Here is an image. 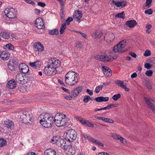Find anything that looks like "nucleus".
Listing matches in <instances>:
<instances>
[{"instance_id":"nucleus-1","label":"nucleus","mask_w":155,"mask_h":155,"mask_svg":"<svg viewBox=\"0 0 155 155\" xmlns=\"http://www.w3.org/2000/svg\"><path fill=\"white\" fill-rule=\"evenodd\" d=\"M41 120L40 122L41 124L45 128H50L52 127L53 123V117L48 114L46 113L40 115Z\"/></svg>"},{"instance_id":"nucleus-2","label":"nucleus","mask_w":155,"mask_h":155,"mask_svg":"<svg viewBox=\"0 0 155 155\" xmlns=\"http://www.w3.org/2000/svg\"><path fill=\"white\" fill-rule=\"evenodd\" d=\"M77 74L76 72L73 71L68 72L65 76V83L71 86L75 85L78 82Z\"/></svg>"},{"instance_id":"nucleus-3","label":"nucleus","mask_w":155,"mask_h":155,"mask_svg":"<svg viewBox=\"0 0 155 155\" xmlns=\"http://www.w3.org/2000/svg\"><path fill=\"white\" fill-rule=\"evenodd\" d=\"M66 116L65 114H57L54 117L53 121L55 124L58 127H62L66 124L67 122Z\"/></svg>"},{"instance_id":"nucleus-4","label":"nucleus","mask_w":155,"mask_h":155,"mask_svg":"<svg viewBox=\"0 0 155 155\" xmlns=\"http://www.w3.org/2000/svg\"><path fill=\"white\" fill-rule=\"evenodd\" d=\"M127 43L125 40L120 41L118 44L114 46L113 49V51L115 52H119L121 53L127 51L128 49L127 48H125Z\"/></svg>"},{"instance_id":"nucleus-5","label":"nucleus","mask_w":155,"mask_h":155,"mask_svg":"<svg viewBox=\"0 0 155 155\" xmlns=\"http://www.w3.org/2000/svg\"><path fill=\"white\" fill-rule=\"evenodd\" d=\"M77 136V133L75 130L71 129L68 131L65 139L68 141L71 142L76 139Z\"/></svg>"},{"instance_id":"nucleus-6","label":"nucleus","mask_w":155,"mask_h":155,"mask_svg":"<svg viewBox=\"0 0 155 155\" xmlns=\"http://www.w3.org/2000/svg\"><path fill=\"white\" fill-rule=\"evenodd\" d=\"M5 15L10 18H14L16 17L17 12L14 8H6L4 11Z\"/></svg>"},{"instance_id":"nucleus-7","label":"nucleus","mask_w":155,"mask_h":155,"mask_svg":"<svg viewBox=\"0 0 155 155\" xmlns=\"http://www.w3.org/2000/svg\"><path fill=\"white\" fill-rule=\"evenodd\" d=\"M96 58L97 60L104 62L111 61L117 58L116 57H113L110 55H97Z\"/></svg>"},{"instance_id":"nucleus-8","label":"nucleus","mask_w":155,"mask_h":155,"mask_svg":"<svg viewBox=\"0 0 155 155\" xmlns=\"http://www.w3.org/2000/svg\"><path fill=\"white\" fill-rule=\"evenodd\" d=\"M144 100L148 107L155 114V102L151 98L144 97Z\"/></svg>"},{"instance_id":"nucleus-9","label":"nucleus","mask_w":155,"mask_h":155,"mask_svg":"<svg viewBox=\"0 0 155 155\" xmlns=\"http://www.w3.org/2000/svg\"><path fill=\"white\" fill-rule=\"evenodd\" d=\"M48 65L52 67L53 68L56 69V68L59 67L61 65L60 61L56 58H51L48 60Z\"/></svg>"},{"instance_id":"nucleus-10","label":"nucleus","mask_w":155,"mask_h":155,"mask_svg":"<svg viewBox=\"0 0 155 155\" xmlns=\"http://www.w3.org/2000/svg\"><path fill=\"white\" fill-rule=\"evenodd\" d=\"M44 72L46 75L52 76L55 74L57 72L56 69L48 65L45 67L44 69Z\"/></svg>"},{"instance_id":"nucleus-11","label":"nucleus","mask_w":155,"mask_h":155,"mask_svg":"<svg viewBox=\"0 0 155 155\" xmlns=\"http://www.w3.org/2000/svg\"><path fill=\"white\" fill-rule=\"evenodd\" d=\"M32 115L29 113L25 112L21 116V118L23 122L25 124L28 123L32 119Z\"/></svg>"},{"instance_id":"nucleus-12","label":"nucleus","mask_w":155,"mask_h":155,"mask_svg":"<svg viewBox=\"0 0 155 155\" xmlns=\"http://www.w3.org/2000/svg\"><path fill=\"white\" fill-rule=\"evenodd\" d=\"M35 25L39 29H44L45 27L44 21L40 17L38 18L36 20Z\"/></svg>"},{"instance_id":"nucleus-13","label":"nucleus","mask_w":155,"mask_h":155,"mask_svg":"<svg viewBox=\"0 0 155 155\" xmlns=\"http://www.w3.org/2000/svg\"><path fill=\"white\" fill-rule=\"evenodd\" d=\"M64 140L58 136L53 137L51 139V142L53 144H56L58 147L61 143H63Z\"/></svg>"},{"instance_id":"nucleus-14","label":"nucleus","mask_w":155,"mask_h":155,"mask_svg":"<svg viewBox=\"0 0 155 155\" xmlns=\"http://www.w3.org/2000/svg\"><path fill=\"white\" fill-rule=\"evenodd\" d=\"M115 38V35L113 33L108 32L106 34L104 40L108 43H111L113 41Z\"/></svg>"},{"instance_id":"nucleus-15","label":"nucleus","mask_w":155,"mask_h":155,"mask_svg":"<svg viewBox=\"0 0 155 155\" xmlns=\"http://www.w3.org/2000/svg\"><path fill=\"white\" fill-rule=\"evenodd\" d=\"M82 89V87L81 86L78 87L74 89L71 92V94L72 96L74 98L78 96L81 92Z\"/></svg>"},{"instance_id":"nucleus-16","label":"nucleus","mask_w":155,"mask_h":155,"mask_svg":"<svg viewBox=\"0 0 155 155\" xmlns=\"http://www.w3.org/2000/svg\"><path fill=\"white\" fill-rule=\"evenodd\" d=\"M19 71L26 74L29 71L28 66L25 63H21L19 65Z\"/></svg>"},{"instance_id":"nucleus-17","label":"nucleus","mask_w":155,"mask_h":155,"mask_svg":"<svg viewBox=\"0 0 155 155\" xmlns=\"http://www.w3.org/2000/svg\"><path fill=\"white\" fill-rule=\"evenodd\" d=\"M104 74L107 77H110L112 75L111 70L107 66H102V67Z\"/></svg>"},{"instance_id":"nucleus-18","label":"nucleus","mask_w":155,"mask_h":155,"mask_svg":"<svg viewBox=\"0 0 155 155\" xmlns=\"http://www.w3.org/2000/svg\"><path fill=\"white\" fill-rule=\"evenodd\" d=\"M73 18L77 21H79L82 17V14L81 11L78 10H75L73 14Z\"/></svg>"},{"instance_id":"nucleus-19","label":"nucleus","mask_w":155,"mask_h":155,"mask_svg":"<svg viewBox=\"0 0 155 155\" xmlns=\"http://www.w3.org/2000/svg\"><path fill=\"white\" fill-rule=\"evenodd\" d=\"M4 125L8 129H13L14 127L13 122L11 120L7 119L4 121Z\"/></svg>"},{"instance_id":"nucleus-20","label":"nucleus","mask_w":155,"mask_h":155,"mask_svg":"<svg viewBox=\"0 0 155 155\" xmlns=\"http://www.w3.org/2000/svg\"><path fill=\"white\" fill-rule=\"evenodd\" d=\"M34 50L38 52H41L44 50V47L40 42H35L34 44Z\"/></svg>"},{"instance_id":"nucleus-21","label":"nucleus","mask_w":155,"mask_h":155,"mask_svg":"<svg viewBox=\"0 0 155 155\" xmlns=\"http://www.w3.org/2000/svg\"><path fill=\"white\" fill-rule=\"evenodd\" d=\"M17 83L15 80L12 79L9 81L7 84V86L10 89H13L16 86Z\"/></svg>"},{"instance_id":"nucleus-22","label":"nucleus","mask_w":155,"mask_h":155,"mask_svg":"<svg viewBox=\"0 0 155 155\" xmlns=\"http://www.w3.org/2000/svg\"><path fill=\"white\" fill-rule=\"evenodd\" d=\"M10 57V54L8 53L5 51H2L0 54V57L3 60L7 61L8 60Z\"/></svg>"},{"instance_id":"nucleus-23","label":"nucleus","mask_w":155,"mask_h":155,"mask_svg":"<svg viewBox=\"0 0 155 155\" xmlns=\"http://www.w3.org/2000/svg\"><path fill=\"white\" fill-rule=\"evenodd\" d=\"M29 64L32 68L34 69H38L41 66V63L39 61H36L34 62H30Z\"/></svg>"},{"instance_id":"nucleus-24","label":"nucleus","mask_w":155,"mask_h":155,"mask_svg":"<svg viewBox=\"0 0 155 155\" xmlns=\"http://www.w3.org/2000/svg\"><path fill=\"white\" fill-rule=\"evenodd\" d=\"M103 35V33L101 31H96L93 33L92 37L94 39H98L102 36Z\"/></svg>"},{"instance_id":"nucleus-25","label":"nucleus","mask_w":155,"mask_h":155,"mask_svg":"<svg viewBox=\"0 0 155 155\" xmlns=\"http://www.w3.org/2000/svg\"><path fill=\"white\" fill-rule=\"evenodd\" d=\"M112 2L117 7H123L126 6L127 5V3L125 2L122 1L121 2H116L114 0L112 1Z\"/></svg>"},{"instance_id":"nucleus-26","label":"nucleus","mask_w":155,"mask_h":155,"mask_svg":"<svg viewBox=\"0 0 155 155\" xmlns=\"http://www.w3.org/2000/svg\"><path fill=\"white\" fill-rule=\"evenodd\" d=\"M137 24V23L135 20H129L126 22V25L129 28L133 27Z\"/></svg>"},{"instance_id":"nucleus-27","label":"nucleus","mask_w":155,"mask_h":155,"mask_svg":"<svg viewBox=\"0 0 155 155\" xmlns=\"http://www.w3.org/2000/svg\"><path fill=\"white\" fill-rule=\"evenodd\" d=\"M109 98L108 97H99L95 98L96 101L97 102H106L109 100Z\"/></svg>"},{"instance_id":"nucleus-28","label":"nucleus","mask_w":155,"mask_h":155,"mask_svg":"<svg viewBox=\"0 0 155 155\" xmlns=\"http://www.w3.org/2000/svg\"><path fill=\"white\" fill-rule=\"evenodd\" d=\"M128 82L127 81H122L118 80L116 82V84L120 86L122 88H123L128 84Z\"/></svg>"},{"instance_id":"nucleus-29","label":"nucleus","mask_w":155,"mask_h":155,"mask_svg":"<svg viewBox=\"0 0 155 155\" xmlns=\"http://www.w3.org/2000/svg\"><path fill=\"white\" fill-rule=\"evenodd\" d=\"M70 147H71V145H68L66 143V142L64 140L63 143H61L59 147H60L61 148L64 149L65 152H67Z\"/></svg>"},{"instance_id":"nucleus-30","label":"nucleus","mask_w":155,"mask_h":155,"mask_svg":"<svg viewBox=\"0 0 155 155\" xmlns=\"http://www.w3.org/2000/svg\"><path fill=\"white\" fill-rule=\"evenodd\" d=\"M56 151L51 149H47L45 152V155H56Z\"/></svg>"},{"instance_id":"nucleus-31","label":"nucleus","mask_w":155,"mask_h":155,"mask_svg":"<svg viewBox=\"0 0 155 155\" xmlns=\"http://www.w3.org/2000/svg\"><path fill=\"white\" fill-rule=\"evenodd\" d=\"M88 140H90L91 141L94 143L96 144L100 145L101 147L104 146V144L103 143H101V142L98 141L97 140H95L94 138H93L91 137H89Z\"/></svg>"},{"instance_id":"nucleus-32","label":"nucleus","mask_w":155,"mask_h":155,"mask_svg":"<svg viewBox=\"0 0 155 155\" xmlns=\"http://www.w3.org/2000/svg\"><path fill=\"white\" fill-rule=\"evenodd\" d=\"M23 78V75L21 74H18L16 75L15 79L18 82L21 84Z\"/></svg>"},{"instance_id":"nucleus-33","label":"nucleus","mask_w":155,"mask_h":155,"mask_svg":"<svg viewBox=\"0 0 155 155\" xmlns=\"http://www.w3.org/2000/svg\"><path fill=\"white\" fill-rule=\"evenodd\" d=\"M48 34L51 35H58L59 34L58 29H55L53 30H49L48 31Z\"/></svg>"},{"instance_id":"nucleus-34","label":"nucleus","mask_w":155,"mask_h":155,"mask_svg":"<svg viewBox=\"0 0 155 155\" xmlns=\"http://www.w3.org/2000/svg\"><path fill=\"white\" fill-rule=\"evenodd\" d=\"M66 25V24L63 23L61 25L60 29V32L61 34H63L64 30L67 28Z\"/></svg>"},{"instance_id":"nucleus-35","label":"nucleus","mask_w":155,"mask_h":155,"mask_svg":"<svg viewBox=\"0 0 155 155\" xmlns=\"http://www.w3.org/2000/svg\"><path fill=\"white\" fill-rule=\"evenodd\" d=\"M5 49H7L8 50H13L14 48V46L11 43H8L4 46Z\"/></svg>"},{"instance_id":"nucleus-36","label":"nucleus","mask_w":155,"mask_h":155,"mask_svg":"<svg viewBox=\"0 0 155 155\" xmlns=\"http://www.w3.org/2000/svg\"><path fill=\"white\" fill-rule=\"evenodd\" d=\"M11 37L13 40H18L20 38V35L18 33L12 34L11 35Z\"/></svg>"},{"instance_id":"nucleus-37","label":"nucleus","mask_w":155,"mask_h":155,"mask_svg":"<svg viewBox=\"0 0 155 155\" xmlns=\"http://www.w3.org/2000/svg\"><path fill=\"white\" fill-rule=\"evenodd\" d=\"M1 37L4 39H8L10 38V35L8 33L3 32L2 33Z\"/></svg>"},{"instance_id":"nucleus-38","label":"nucleus","mask_w":155,"mask_h":155,"mask_svg":"<svg viewBox=\"0 0 155 155\" xmlns=\"http://www.w3.org/2000/svg\"><path fill=\"white\" fill-rule=\"evenodd\" d=\"M22 82H21V84H23L27 83L29 80V77L28 76H27L26 75H23V78L22 79Z\"/></svg>"},{"instance_id":"nucleus-39","label":"nucleus","mask_w":155,"mask_h":155,"mask_svg":"<svg viewBox=\"0 0 155 155\" xmlns=\"http://www.w3.org/2000/svg\"><path fill=\"white\" fill-rule=\"evenodd\" d=\"M6 144V140L3 138H0V147L5 146Z\"/></svg>"},{"instance_id":"nucleus-40","label":"nucleus","mask_w":155,"mask_h":155,"mask_svg":"<svg viewBox=\"0 0 155 155\" xmlns=\"http://www.w3.org/2000/svg\"><path fill=\"white\" fill-rule=\"evenodd\" d=\"M115 17L123 19L125 17L124 12H122L121 13H118L117 14L115 15Z\"/></svg>"},{"instance_id":"nucleus-41","label":"nucleus","mask_w":155,"mask_h":155,"mask_svg":"<svg viewBox=\"0 0 155 155\" xmlns=\"http://www.w3.org/2000/svg\"><path fill=\"white\" fill-rule=\"evenodd\" d=\"M121 97V95L120 94H116L113 95L112 97V98L114 101H117Z\"/></svg>"},{"instance_id":"nucleus-42","label":"nucleus","mask_w":155,"mask_h":155,"mask_svg":"<svg viewBox=\"0 0 155 155\" xmlns=\"http://www.w3.org/2000/svg\"><path fill=\"white\" fill-rule=\"evenodd\" d=\"M103 87V85H100L97 86L95 89V91L96 94L98 93L101 90Z\"/></svg>"},{"instance_id":"nucleus-43","label":"nucleus","mask_w":155,"mask_h":155,"mask_svg":"<svg viewBox=\"0 0 155 155\" xmlns=\"http://www.w3.org/2000/svg\"><path fill=\"white\" fill-rule=\"evenodd\" d=\"M75 47L77 48H81L83 47V45L81 43L78 41H77L75 44Z\"/></svg>"},{"instance_id":"nucleus-44","label":"nucleus","mask_w":155,"mask_h":155,"mask_svg":"<svg viewBox=\"0 0 155 155\" xmlns=\"http://www.w3.org/2000/svg\"><path fill=\"white\" fill-rule=\"evenodd\" d=\"M91 99V97L89 96L85 95L84 97V98L83 99V101L84 103H87L89 100Z\"/></svg>"},{"instance_id":"nucleus-45","label":"nucleus","mask_w":155,"mask_h":155,"mask_svg":"<svg viewBox=\"0 0 155 155\" xmlns=\"http://www.w3.org/2000/svg\"><path fill=\"white\" fill-rule=\"evenodd\" d=\"M120 140V142L123 144H126L127 143V141L124 138L121 137L120 136L118 139Z\"/></svg>"},{"instance_id":"nucleus-46","label":"nucleus","mask_w":155,"mask_h":155,"mask_svg":"<svg viewBox=\"0 0 155 155\" xmlns=\"http://www.w3.org/2000/svg\"><path fill=\"white\" fill-rule=\"evenodd\" d=\"M146 75L149 77H151L153 75V72L151 70L147 71L145 72Z\"/></svg>"},{"instance_id":"nucleus-47","label":"nucleus","mask_w":155,"mask_h":155,"mask_svg":"<svg viewBox=\"0 0 155 155\" xmlns=\"http://www.w3.org/2000/svg\"><path fill=\"white\" fill-rule=\"evenodd\" d=\"M151 55V51L149 50H146L143 54V55L145 57L149 56Z\"/></svg>"},{"instance_id":"nucleus-48","label":"nucleus","mask_w":155,"mask_h":155,"mask_svg":"<svg viewBox=\"0 0 155 155\" xmlns=\"http://www.w3.org/2000/svg\"><path fill=\"white\" fill-rule=\"evenodd\" d=\"M153 13V11L151 8H149L145 11V13L146 14L151 15Z\"/></svg>"},{"instance_id":"nucleus-49","label":"nucleus","mask_w":155,"mask_h":155,"mask_svg":"<svg viewBox=\"0 0 155 155\" xmlns=\"http://www.w3.org/2000/svg\"><path fill=\"white\" fill-rule=\"evenodd\" d=\"M73 21V18L71 17H69L67 18V19L65 21V23L67 25L70 24V22Z\"/></svg>"},{"instance_id":"nucleus-50","label":"nucleus","mask_w":155,"mask_h":155,"mask_svg":"<svg viewBox=\"0 0 155 155\" xmlns=\"http://www.w3.org/2000/svg\"><path fill=\"white\" fill-rule=\"evenodd\" d=\"M70 95L69 96H64V97L66 99L70 100L73 98H74L72 96L71 94H69Z\"/></svg>"},{"instance_id":"nucleus-51","label":"nucleus","mask_w":155,"mask_h":155,"mask_svg":"<svg viewBox=\"0 0 155 155\" xmlns=\"http://www.w3.org/2000/svg\"><path fill=\"white\" fill-rule=\"evenodd\" d=\"M145 86L149 90H151L152 88L151 84L149 82L147 83L146 84Z\"/></svg>"},{"instance_id":"nucleus-52","label":"nucleus","mask_w":155,"mask_h":155,"mask_svg":"<svg viewBox=\"0 0 155 155\" xmlns=\"http://www.w3.org/2000/svg\"><path fill=\"white\" fill-rule=\"evenodd\" d=\"M84 125L89 127H94V125L92 124V123L88 121H86Z\"/></svg>"},{"instance_id":"nucleus-53","label":"nucleus","mask_w":155,"mask_h":155,"mask_svg":"<svg viewBox=\"0 0 155 155\" xmlns=\"http://www.w3.org/2000/svg\"><path fill=\"white\" fill-rule=\"evenodd\" d=\"M152 65L149 64V63H146L144 64V67L147 69H151L152 68Z\"/></svg>"},{"instance_id":"nucleus-54","label":"nucleus","mask_w":155,"mask_h":155,"mask_svg":"<svg viewBox=\"0 0 155 155\" xmlns=\"http://www.w3.org/2000/svg\"><path fill=\"white\" fill-rule=\"evenodd\" d=\"M73 148H74V147H72V145H71V147H69V148L67 150V152L70 153H71L72 154H73V153H74V151H73L72 149Z\"/></svg>"},{"instance_id":"nucleus-55","label":"nucleus","mask_w":155,"mask_h":155,"mask_svg":"<svg viewBox=\"0 0 155 155\" xmlns=\"http://www.w3.org/2000/svg\"><path fill=\"white\" fill-rule=\"evenodd\" d=\"M118 104H111L110 105H108L109 109L113 107H116L118 106Z\"/></svg>"},{"instance_id":"nucleus-56","label":"nucleus","mask_w":155,"mask_h":155,"mask_svg":"<svg viewBox=\"0 0 155 155\" xmlns=\"http://www.w3.org/2000/svg\"><path fill=\"white\" fill-rule=\"evenodd\" d=\"M120 136L118 134H113V135L112 136V137L114 139L118 140Z\"/></svg>"},{"instance_id":"nucleus-57","label":"nucleus","mask_w":155,"mask_h":155,"mask_svg":"<svg viewBox=\"0 0 155 155\" xmlns=\"http://www.w3.org/2000/svg\"><path fill=\"white\" fill-rule=\"evenodd\" d=\"M60 13L62 19L64 16V8H61V10Z\"/></svg>"},{"instance_id":"nucleus-58","label":"nucleus","mask_w":155,"mask_h":155,"mask_svg":"<svg viewBox=\"0 0 155 155\" xmlns=\"http://www.w3.org/2000/svg\"><path fill=\"white\" fill-rule=\"evenodd\" d=\"M78 120L79 121L81 122L82 124H85L86 120L83 119L81 117H79L78 118Z\"/></svg>"},{"instance_id":"nucleus-59","label":"nucleus","mask_w":155,"mask_h":155,"mask_svg":"<svg viewBox=\"0 0 155 155\" xmlns=\"http://www.w3.org/2000/svg\"><path fill=\"white\" fill-rule=\"evenodd\" d=\"M8 66L9 69L11 71H12L14 69V66L10 64H8Z\"/></svg>"},{"instance_id":"nucleus-60","label":"nucleus","mask_w":155,"mask_h":155,"mask_svg":"<svg viewBox=\"0 0 155 155\" xmlns=\"http://www.w3.org/2000/svg\"><path fill=\"white\" fill-rule=\"evenodd\" d=\"M106 122L110 123H114V121L111 119L107 118Z\"/></svg>"},{"instance_id":"nucleus-61","label":"nucleus","mask_w":155,"mask_h":155,"mask_svg":"<svg viewBox=\"0 0 155 155\" xmlns=\"http://www.w3.org/2000/svg\"><path fill=\"white\" fill-rule=\"evenodd\" d=\"M38 5L42 7H44L46 6V5L45 3L41 2H38Z\"/></svg>"},{"instance_id":"nucleus-62","label":"nucleus","mask_w":155,"mask_h":155,"mask_svg":"<svg viewBox=\"0 0 155 155\" xmlns=\"http://www.w3.org/2000/svg\"><path fill=\"white\" fill-rule=\"evenodd\" d=\"M61 89L65 92L69 94L71 93L70 91H69L68 89L66 88L63 87H61Z\"/></svg>"},{"instance_id":"nucleus-63","label":"nucleus","mask_w":155,"mask_h":155,"mask_svg":"<svg viewBox=\"0 0 155 155\" xmlns=\"http://www.w3.org/2000/svg\"><path fill=\"white\" fill-rule=\"evenodd\" d=\"M86 92L91 96L93 94V91L89 89H87Z\"/></svg>"},{"instance_id":"nucleus-64","label":"nucleus","mask_w":155,"mask_h":155,"mask_svg":"<svg viewBox=\"0 0 155 155\" xmlns=\"http://www.w3.org/2000/svg\"><path fill=\"white\" fill-rule=\"evenodd\" d=\"M129 54L133 58H136L137 57V55L134 53L131 52Z\"/></svg>"}]
</instances>
